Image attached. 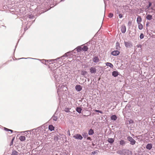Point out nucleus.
Here are the masks:
<instances>
[{
  "mask_svg": "<svg viewBox=\"0 0 155 155\" xmlns=\"http://www.w3.org/2000/svg\"><path fill=\"white\" fill-rule=\"evenodd\" d=\"M127 139L130 142V144L132 145H134L136 143V141L131 137L129 136L127 137Z\"/></svg>",
  "mask_w": 155,
  "mask_h": 155,
  "instance_id": "f257e3e1",
  "label": "nucleus"
},
{
  "mask_svg": "<svg viewBox=\"0 0 155 155\" xmlns=\"http://www.w3.org/2000/svg\"><path fill=\"white\" fill-rule=\"evenodd\" d=\"M125 45L127 48H131L133 46L132 43L130 42L124 41Z\"/></svg>",
  "mask_w": 155,
  "mask_h": 155,
  "instance_id": "f03ea898",
  "label": "nucleus"
},
{
  "mask_svg": "<svg viewBox=\"0 0 155 155\" xmlns=\"http://www.w3.org/2000/svg\"><path fill=\"white\" fill-rule=\"evenodd\" d=\"M73 137L76 139L81 140L83 137L80 134H77L74 136Z\"/></svg>",
  "mask_w": 155,
  "mask_h": 155,
  "instance_id": "7ed1b4c3",
  "label": "nucleus"
},
{
  "mask_svg": "<svg viewBox=\"0 0 155 155\" xmlns=\"http://www.w3.org/2000/svg\"><path fill=\"white\" fill-rule=\"evenodd\" d=\"M120 51L117 50L111 52L112 55L114 56L118 55L120 54Z\"/></svg>",
  "mask_w": 155,
  "mask_h": 155,
  "instance_id": "20e7f679",
  "label": "nucleus"
},
{
  "mask_svg": "<svg viewBox=\"0 0 155 155\" xmlns=\"http://www.w3.org/2000/svg\"><path fill=\"white\" fill-rule=\"evenodd\" d=\"M90 71L91 73H95L96 72V69L94 67H91L90 68Z\"/></svg>",
  "mask_w": 155,
  "mask_h": 155,
  "instance_id": "39448f33",
  "label": "nucleus"
},
{
  "mask_svg": "<svg viewBox=\"0 0 155 155\" xmlns=\"http://www.w3.org/2000/svg\"><path fill=\"white\" fill-rule=\"evenodd\" d=\"M121 31L123 33H124L126 31V27L124 25H123L121 26Z\"/></svg>",
  "mask_w": 155,
  "mask_h": 155,
  "instance_id": "423d86ee",
  "label": "nucleus"
},
{
  "mask_svg": "<svg viewBox=\"0 0 155 155\" xmlns=\"http://www.w3.org/2000/svg\"><path fill=\"white\" fill-rule=\"evenodd\" d=\"M76 90L78 91H80L82 90L81 86L79 85H77L75 87Z\"/></svg>",
  "mask_w": 155,
  "mask_h": 155,
  "instance_id": "0eeeda50",
  "label": "nucleus"
},
{
  "mask_svg": "<svg viewBox=\"0 0 155 155\" xmlns=\"http://www.w3.org/2000/svg\"><path fill=\"white\" fill-rule=\"evenodd\" d=\"M93 61L94 62L97 63L99 61V59L98 57L95 56L93 58Z\"/></svg>",
  "mask_w": 155,
  "mask_h": 155,
  "instance_id": "6e6552de",
  "label": "nucleus"
},
{
  "mask_svg": "<svg viewBox=\"0 0 155 155\" xmlns=\"http://www.w3.org/2000/svg\"><path fill=\"white\" fill-rule=\"evenodd\" d=\"M152 147V144L150 143H148L146 146V148L147 149L150 150Z\"/></svg>",
  "mask_w": 155,
  "mask_h": 155,
  "instance_id": "1a4fd4ad",
  "label": "nucleus"
},
{
  "mask_svg": "<svg viewBox=\"0 0 155 155\" xmlns=\"http://www.w3.org/2000/svg\"><path fill=\"white\" fill-rule=\"evenodd\" d=\"M142 21V18L140 16H138L137 18V23H140Z\"/></svg>",
  "mask_w": 155,
  "mask_h": 155,
  "instance_id": "9d476101",
  "label": "nucleus"
},
{
  "mask_svg": "<svg viewBox=\"0 0 155 155\" xmlns=\"http://www.w3.org/2000/svg\"><path fill=\"white\" fill-rule=\"evenodd\" d=\"M118 75V72L117 71H114L112 72V75L114 77H117Z\"/></svg>",
  "mask_w": 155,
  "mask_h": 155,
  "instance_id": "9b49d317",
  "label": "nucleus"
},
{
  "mask_svg": "<svg viewBox=\"0 0 155 155\" xmlns=\"http://www.w3.org/2000/svg\"><path fill=\"white\" fill-rule=\"evenodd\" d=\"M82 51H87L88 49V48L86 46H84L83 47H82Z\"/></svg>",
  "mask_w": 155,
  "mask_h": 155,
  "instance_id": "f8f14e48",
  "label": "nucleus"
},
{
  "mask_svg": "<svg viewBox=\"0 0 155 155\" xmlns=\"http://www.w3.org/2000/svg\"><path fill=\"white\" fill-rule=\"evenodd\" d=\"M116 49L117 50H119L120 48L119 43L118 42H117L116 45Z\"/></svg>",
  "mask_w": 155,
  "mask_h": 155,
  "instance_id": "ddd939ff",
  "label": "nucleus"
},
{
  "mask_svg": "<svg viewBox=\"0 0 155 155\" xmlns=\"http://www.w3.org/2000/svg\"><path fill=\"white\" fill-rule=\"evenodd\" d=\"M110 118H111V119L112 120H115L117 119V117L116 115H113L112 116H111Z\"/></svg>",
  "mask_w": 155,
  "mask_h": 155,
  "instance_id": "4468645a",
  "label": "nucleus"
},
{
  "mask_svg": "<svg viewBox=\"0 0 155 155\" xmlns=\"http://www.w3.org/2000/svg\"><path fill=\"white\" fill-rule=\"evenodd\" d=\"M138 24V28L140 30H142L143 28V26L140 23H137Z\"/></svg>",
  "mask_w": 155,
  "mask_h": 155,
  "instance_id": "2eb2a0df",
  "label": "nucleus"
},
{
  "mask_svg": "<svg viewBox=\"0 0 155 155\" xmlns=\"http://www.w3.org/2000/svg\"><path fill=\"white\" fill-rule=\"evenodd\" d=\"M49 129L51 131H52L54 130V127L52 125H49L48 127Z\"/></svg>",
  "mask_w": 155,
  "mask_h": 155,
  "instance_id": "dca6fc26",
  "label": "nucleus"
},
{
  "mask_svg": "<svg viewBox=\"0 0 155 155\" xmlns=\"http://www.w3.org/2000/svg\"><path fill=\"white\" fill-rule=\"evenodd\" d=\"M19 139L21 141H23L25 140V137L24 136H21L19 137Z\"/></svg>",
  "mask_w": 155,
  "mask_h": 155,
  "instance_id": "f3484780",
  "label": "nucleus"
},
{
  "mask_svg": "<svg viewBox=\"0 0 155 155\" xmlns=\"http://www.w3.org/2000/svg\"><path fill=\"white\" fill-rule=\"evenodd\" d=\"M77 50L78 52H80L81 51H82V48L81 46H78L77 48Z\"/></svg>",
  "mask_w": 155,
  "mask_h": 155,
  "instance_id": "a211bd4d",
  "label": "nucleus"
},
{
  "mask_svg": "<svg viewBox=\"0 0 155 155\" xmlns=\"http://www.w3.org/2000/svg\"><path fill=\"white\" fill-rule=\"evenodd\" d=\"M106 65L107 66H109L111 68H112L113 67V65L111 63L109 62H107L106 63Z\"/></svg>",
  "mask_w": 155,
  "mask_h": 155,
  "instance_id": "6ab92c4d",
  "label": "nucleus"
},
{
  "mask_svg": "<svg viewBox=\"0 0 155 155\" xmlns=\"http://www.w3.org/2000/svg\"><path fill=\"white\" fill-rule=\"evenodd\" d=\"M108 141L110 143H112L114 141V140L113 138H108Z\"/></svg>",
  "mask_w": 155,
  "mask_h": 155,
  "instance_id": "aec40b11",
  "label": "nucleus"
},
{
  "mask_svg": "<svg viewBox=\"0 0 155 155\" xmlns=\"http://www.w3.org/2000/svg\"><path fill=\"white\" fill-rule=\"evenodd\" d=\"M81 74L82 75L84 76L86 75L87 74V71L83 70L81 71Z\"/></svg>",
  "mask_w": 155,
  "mask_h": 155,
  "instance_id": "412c9836",
  "label": "nucleus"
},
{
  "mask_svg": "<svg viewBox=\"0 0 155 155\" xmlns=\"http://www.w3.org/2000/svg\"><path fill=\"white\" fill-rule=\"evenodd\" d=\"M18 152L16 150H14L12 151L11 155H17L18 154Z\"/></svg>",
  "mask_w": 155,
  "mask_h": 155,
  "instance_id": "4be33fe9",
  "label": "nucleus"
},
{
  "mask_svg": "<svg viewBox=\"0 0 155 155\" xmlns=\"http://www.w3.org/2000/svg\"><path fill=\"white\" fill-rule=\"evenodd\" d=\"M94 133V131L92 129H90L88 132V134L90 135H92Z\"/></svg>",
  "mask_w": 155,
  "mask_h": 155,
  "instance_id": "5701e85b",
  "label": "nucleus"
},
{
  "mask_svg": "<svg viewBox=\"0 0 155 155\" xmlns=\"http://www.w3.org/2000/svg\"><path fill=\"white\" fill-rule=\"evenodd\" d=\"M125 141L123 140H121L120 141V144L121 145H124L125 144Z\"/></svg>",
  "mask_w": 155,
  "mask_h": 155,
  "instance_id": "b1692460",
  "label": "nucleus"
},
{
  "mask_svg": "<svg viewBox=\"0 0 155 155\" xmlns=\"http://www.w3.org/2000/svg\"><path fill=\"white\" fill-rule=\"evenodd\" d=\"M152 15H148L146 17V18L149 20H150L152 19Z\"/></svg>",
  "mask_w": 155,
  "mask_h": 155,
  "instance_id": "393cba45",
  "label": "nucleus"
},
{
  "mask_svg": "<svg viewBox=\"0 0 155 155\" xmlns=\"http://www.w3.org/2000/svg\"><path fill=\"white\" fill-rule=\"evenodd\" d=\"M79 113H81L82 109L80 107H78L76 110Z\"/></svg>",
  "mask_w": 155,
  "mask_h": 155,
  "instance_id": "a878e982",
  "label": "nucleus"
},
{
  "mask_svg": "<svg viewBox=\"0 0 155 155\" xmlns=\"http://www.w3.org/2000/svg\"><path fill=\"white\" fill-rule=\"evenodd\" d=\"M4 129L6 131L11 132V133H12L13 131L12 130L8 129L5 127H4Z\"/></svg>",
  "mask_w": 155,
  "mask_h": 155,
  "instance_id": "bb28decb",
  "label": "nucleus"
},
{
  "mask_svg": "<svg viewBox=\"0 0 155 155\" xmlns=\"http://www.w3.org/2000/svg\"><path fill=\"white\" fill-rule=\"evenodd\" d=\"M52 119L54 121H56L57 120L58 118L57 117L53 116L52 117Z\"/></svg>",
  "mask_w": 155,
  "mask_h": 155,
  "instance_id": "cd10ccee",
  "label": "nucleus"
},
{
  "mask_svg": "<svg viewBox=\"0 0 155 155\" xmlns=\"http://www.w3.org/2000/svg\"><path fill=\"white\" fill-rule=\"evenodd\" d=\"M15 137H14L12 140V141L10 143V146H11V145H12L13 144V141H14V139H15Z\"/></svg>",
  "mask_w": 155,
  "mask_h": 155,
  "instance_id": "c85d7f7f",
  "label": "nucleus"
},
{
  "mask_svg": "<svg viewBox=\"0 0 155 155\" xmlns=\"http://www.w3.org/2000/svg\"><path fill=\"white\" fill-rule=\"evenodd\" d=\"M128 121L129 122V123L130 124H133L134 123V121L132 119H130L128 120Z\"/></svg>",
  "mask_w": 155,
  "mask_h": 155,
  "instance_id": "c756f323",
  "label": "nucleus"
},
{
  "mask_svg": "<svg viewBox=\"0 0 155 155\" xmlns=\"http://www.w3.org/2000/svg\"><path fill=\"white\" fill-rule=\"evenodd\" d=\"M132 24V21H129L128 23V26L130 27Z\"/></svg>",
  "mask_w": 155,
  "mask_h": 155,
  "instance_id": "7c9ffc66",
  "label": "nucleus"
},
{
  "mask_svg": "<svg viewBox=\"0 0 155 155\" xmlns=\"http://www.w3.org/2000/svg\"><path fill=\"white\" fill-rule=\"evenodd\" d=\"M83 137H86L88 136V134L87 133H84L82 134Z\"/></svg>",
  "mask_w": 155,
  "mask_h": 155,
  "instance_id": "2f4dec72",
  "label": "nucleus"
},
{
  "mask_svg": "<svg viewBox=\"0 0 155 155\" xmlns=\"http://www.w3.org/2000/svg\"><path fill=\"white\" fill-rule=\"evenodd\" d=\"M64 110L66 112H70L69 109L68 108H65Z\"/></svg>",
  "mask_w": 155,
  "mask_h": 155,
  "instance_id": "473e14b6",
  "label": "nucleus"
},
{
  "mask_svg": "<svg viewBox=\"0 0 155 155\" xmlns=\"http://www.w3.org/2000/svg\"><path fill=\"white\" fill-rule=\"evenodd\" d=\"M144 36L143 34H142V33L140 35V38L141 39H142L144 38Z\"/></svg>",
  "mask_w": 155,
  "mask_h": 155,
  "instance_id": "72a5a7b5",
  "label": "nucleus"
},
{
  "mask_svg": "<svg viewBox=\"0 0 155 155\" xmlns=\"http://www.w3.org/2000/svg\"><path fill=\"white\" fill-rule=\"evenodd\" d=\"M113 15L112 13H110L109 15V17L110 18L113 17Z\"/></svg>",
  "mask_w": 155,
  "mask_h": 155,
  "instance_id": "f704fd0d",
  "label": "nucleus"
},
{
  "mask_svg": "<svg viewBox=\"0 0 155 155\" xmlns=\"http://www.w3.org/2000/svg\"><path fill=\"white\" fill-rule=\"evenodd\" d=\"M95 111L96 112H99V113H100L101 114H102L103 113L102 112V111H100V110H95Z\"/></svg>",
  "mask_w": 155,
  "mask_h": 155,
  "instance_id": "c9c22d12",
  "label": "nucleus"
},
{
  "mask_svg": "<svg viewBox=\"0 0 155 155\" xmlns=\"http://www.w3.org/2000/svg\"><path fill=\"white\" fill-rule=\"evenodd\" d=\"M119 16L120 18H121L123 17V15L121 14H120Z\"/></svg>",
  "mask_w": 155,
  "mask_h": 155,
  "instance_id": "e433bc0d",
  "label": "nucleus"
},
{
  "mask_svg": "<svg viewBox=\"0 0 155 155\" xmlns=\"http://www.w3.org/2000/svg\"><path fill=\"white\" fill-rule=\"evenodd\" d=\"M43 61V62H44V61H45V63H46V62H48V60H44Z\"/></svg>",
  "mask_w": 155,
  "mask_h": 155,
  "instance_id": "4c0bfd02",
  "label": "nucleus"
},
{
  "mask_svg": "<svg viewBox=\"0 0 155 155\" xmlns=\"http://www.w3.org/2000/svg\"><path fill=\"white\" fill-rule=\"evenodd\" d=\"M48 60V62H50L53 61L54 60Z\"/></svg>",
  "mask_w": 155,
  "mask_h": 155,
  "instance_id": "58836bf2",
  "label": "nucleus"
},
{
  "mask_svg": "<svg viewBox=\"0 0 155 155\" xmlns=\"http://www.w3.org/2000/svg\"><path fill=\"white\" fill-rule=\"evenodd\" d=\"M87 140H90L91 139V138L90 137H88L87 138Z\"/></svg>",
  "mask_w": 155,
  "mask_h": 155,
  "instance_id": "ea45409f",
  "label": "nucleus"
},
{
  "mask_svg": "<svg viewBox=\"0 0 155 155\" xmlns=\"http://www.w3.org/2000/svg\"><path fill=\"white\" fill-rule=\"evenodd\" d=\"M68 132H69L68 134H69V135H70V133L69 130L68 131Z\"/></svg>",
  "mask_w": 155,
  "mask_h": 155,
  "instance_id": "a19ab883",
  "label": "nucleus"
},
{
  "mask_svg": "<svg viewBox=\"0 0 155 155\" xmlns=\"http://www.w3.org/2000/svg\"><path fill=\"white\" fill-rule=\"evenodd\" d=\"M68 132H69L68 134H69V135H70V133L69 130L68 131Z\"/></svg>",
  "mask_w": 155,
  "mask_h": 155,
  "instance_id": "79ce46f5",
  "label": "nucleus"
},
{
  "mask_svg": "<svg viewBox=\"0 0 155 155\" xmlns=\"http://www.w3.org/2000/svg\"><path fill=\"white\" fill-rule=\"evenodd\" d=\"M151 5V3H150L149 4V6H150Z\"/></svg>",
  "mask_w": 155,
  "mask_h": 155,
  "instance_id": "37998d69",
  "label": "nucleus"
},
{
  "mask_svg": "<svg viewBox=\"0 0 155 155\" xmlns=\"http://www.w3.org/2000/svg\"><path fill=\"white\" fill-rule=\"evenodd\" d=\"M118 152H119L118 153H119V151H118Z\"/></svg>",
  "mask_w": 155,
  "mask_h": 155,
  "instance_id": "c03bdc74",
  "label": "nucleus"
}]
</instances>
